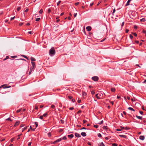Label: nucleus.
I'll return each mask as SVG.
<instances>
[{
	"label": "nucleus",
	"instance_id": "obj_1",
	"mask_svg": "<svg viewBox=\"0 0 146 146\" xmlns=\"http://www.w3.org/2000/svg\"><path fill=\"white\" fill-rule=\"evenodd\" d=\"M49 54L50 56H52L55 53V50L54 47H52L49 50Z\"/></svg>",
	"mask_w": 146,
	"mask_h": 146
},
{
	"label": "nucleus",
	"instance_id": "obj_2",
	"mask_svg": "<svg viewBox=\"0 0 146 146\" xmlns=\"http://www.w3.org/2000/svg\"><path fill=\"white\" fill-rule=\"evenodd\" d=\"M103 94L101 93H99L98 94H96V97L98 99H100L101 98L100 97L102 96Z\"/></svg>",
	"mask_w": 146,
	"mask_h": 146
},
{
	"label": "nucleus",
	"instance_id": "obj_3",
	"mask_svg": "<svg viewBox=\"0 0 146 146\" xmlns=\"http://www.w3.org/2000/svg\"><path fill=\"white\" fill-rule=\"evenodd\" d=\"M92 79L95 81H98L99 79V78L98 76H94L92 77Z\"/></svg>",
	"mask_w": 146,
	"mask_h": 146
},
{
	"label": "nucleus",
	"instance_id": "obj_4",
	"mask_svg": "<svg viewBox=\"0 0 146 146\" xmlns=\"http://www.w3.org/2000/svg\"><path fill=\"white\" fill-rule=\"evenodd\" d=\"M20 122L19 121H17L15 123L14 125V127H16V126H17V125H18L19 123H20Z\"/></svg>",
	"mask_w": 146,
	"mask_h": 146
},
{
	"label": "nucleus",
	"instance_id": "obj_5",
	"mask_svg": "<svg viewBox=\"0 0 146 146\" xmlns=\"http://www.w3.org/2000/svg\"><path fill=\"white\" fill-rule=\"evenodd\" d=\"M86 29L88 31H90L91 30L92 28L90 26H88L86 27Z\"/></svg>",
	"mask_w": 146,
	"mask_h": 146
},
{
	"label": "nucleus",
	"instance_id": "obj_6",
	"mask_svg": "<svg viewBox=\"0 0 146 146\" xmlns=\"http://www.w3.org/2000/svg\"><path fill=\"white\" fill-rule=\"evenodd\" d=\"M75 136L77 137H81L80 135L78 133H75Z\"/></svg>",
	"mask_w": 146,
	"mask_h": 146
},
{
	"label": "nucleus",
	"instance_id": "obj_7",
	"mask_svg": "<svg viewBox=\"0 0 146 146\" xmlns=\"http://www.w3.org/2000/svg\"><path fill=\"white\" fill-rule=\"evenodd\" d=\"M33 69H34V68H32V67H31V68L29 70V75L33 71V70H34Z\"/></svg>",
	"mask_w": 146,
	"mask_h": 146
},
{
	"label": "nucleus",
	"instance_id": "obj_8",
	"mask_svg": "<svg viewBox=\"0 0 146 146\" xmlns=\"http://www.w3.org/2000/svg\"><path fill=\"white\" fill-rule=\"evenodd\" d=\"M131 0H128L126 4L125 5V6H128L129 5V3H130V1H131Z\"/></svg>",
	"mask_w": 146,
	"mask_h": 146
},
{
	"label": "nucleus",
	"instance_id": "obj_9",
	"mask_svg": "<svg viewBox=\"0 0 146 146\" xmlns=\"http://www.w3.org/2000/svg\"><path fill=\"white\" fill-rule=\"evenodd\" d=\"M81 135L83 136V137H85L86 136V133L84 132H82L81 133Z\"/></svg>",
	"mask_w": 146,
	"mask_h": 146
},
{
	"label": "nucleus",
	"instance_id": "obj_10",
	"mask_svg": "<svg viewBox=\"0 0 146 146\" xmlns=\"http://www.w3.org/2000/svg\"><path fill=\"white\" fill-rule=\"evenodd\" d=\"M139 139L141 140H144L145 137L141 135L139 137Z\"/></svg>",
	"mask_w": 146,
	"mask_h": 146
},
{
	"label": "nucleus",
	"instance_id": "obj_11",
	"mask_svg": "<svg viewBox=\"0 0 146 146\" xmlns=\"http://www.w3.org/2000/svg\"><path fill=\"white\" fill-rule=\"evenodd\" d=\"M68 137L70 138H72L74 137V135L73 134H71L70 135H68Z\"/></svg>",
	"mask_w": 146,
	"mask_h": 146
},
{
	"label": "nucleus",
	"instance_id": "obj_12",
	"mask_svg": "<svg viewBox=\"0 0 146 146\" xmlns=\"http://www.w3.org/2000/svg\"><path fill=\"white\" fill-rule=\"evenodd\" d=\"M31 64L33 66L32 68H34L35 66V63L34 62H31Z\"/></svg>",
	"mask_w": 146,
	"mask_h": 146
},
{
	"label": "nucleus",
	"instance_id": "obj_13",
	"mask_svg": "<svg viewBox=\"0 0 146 146\" xmlns=\"http://www.w3.org/2000/svg\"><path fill=\"white\" fill-rule=\"evenodd\" d=\"M31 62H33V61H35L36 60L33 57H31Z\"/></svg>",
	"mask_w": 146,
	"mask_h": 146
},
{
	"label": "nucleus",
	"instance_id": "obj_14",
	"mask_svg": "<svg viewBox=\"0 0 146 146\" xmlns=\"http://www.w3.org/2000/svg\"><path fill=\"white\" fill-rule=\"evenodd\" d=\"M136 117H137V118L139 119H142V117H141V116H138L137 115H136Z\"/></svg>",
	"mask_w": 146,
	"mask_h": 146
},
{
	"label": "nucleus",
	"instance_id": "obj_15",
	"mask_svg": "<svg viewBox=\"0 0 146 146\" xmlns=\"http://www.w3.org/2000/svg\"><path fill=\"white\" fill-rule=\"evenodd\" d=\"M43 117H47L48 116V113H46L44 114H43V115H42Z\"/></svg>",
	"mask_w": 146,
	"mask_h": 146
},
{
	"label": "nucleus",
	"instance_id": "obj_16",
	"mask_svg": "<svg viewBox=\"0 0 146 146\" xmlns=\"http://www.w3.org/2000/svg\"><path fill=\"white\" fill-rule=\"evenodd\" d=\"M119 136L121 137H122L123 138H125L126 137V136L125 135H119Z\"/></svg>",
	"mask_w": 146,
	"mask_h": 146
},
{
	"label": "nucleus",
	"instance_id": "obj_17",
	"mask_svg": "<svg viewBox=\"0 0 146 146\" xmlns=\"http://www.w3.org/2000/svg\"><path fill=\"white\" fill-rule=\"evenodd\" d=\"M108 129V126H104L103 127V129L105 130H107Z\"/></svg>",
	"mask_w": 146,
	"mask_h": 146
},
{
	"label": "nucleus",
	"instance_id": "obj_18",
	"mask_svg": "<svg viewBox=\"0 0 146 146\" xmlns=\"http://www.w3.org/2000/svg\"><path fill=\"white\" fill-rule=\"evenodd\" d=\"M61 139V140H66L67 139V138L66 136H64L63 137L60 138Z\"/></svg>",
	"mask_w": 146,
	"mask_h": 146
},
{
	"label": "nucleus",
	"instance_id": "obj_19",
	"mask_svg": "<svg viewBox=\"0 0 146 146\" xmlns=\"http://www.w3.org/2000/svg\"><path fill=\"white\" fill-rule=\"evenodd\" d=\"M128 109L130 110H131V111H135V110L133 109L132 108H131V107H129L128 108Z\"/></svg>",
	"mask_w": 146,
	"mask_h": 146
},
{
	"label": "nucleus",
	"instance_id": "obj_20",
	"mask_svg": "<svg viewBox=\"0 0 146 146\" xmlns=\"http://www.w3.org/2000/svg\"><path fill=\"white\" fill-rule=\"evenodd\" d=\"M30 128L31 130H32L33 131H34L35 129V128H33L31 126H30Z\"/></svg>",
	"mask_w": 146,
	"mask_h": 146
},
{
	"label": "nucleus",
	"instance_id": "obj_21",
	"mask_svg": "<svg viewBox=\"0 0 146 146\" xmlns=\"http://www.w3.org/2000/svg\"><path fill=\"white\" fill-rule=\"evenodd\" d=\"M59 18V17H56V19H57L56 22L57 23L59 22L60 21V20L58 19Z\"/></svg>",
	"mask_w": 146,
	"mask_h": 146
},
{
	"label": "nucleus",
	"instance_id": "obj_22",
	"mask_svg": "<svg viewBox=\"0 0 146 146\" xmlns=\"http://www.w3.org/2000/svg\"><path fill=\"white\" fill-rule=\"evenodd\" d=\"M38 123L37 122H35V128H36L38 126Z\"/></svg>",
	"mask_w": 146,
	"mask_h": 146
},
{
	"label": "nucleus",
	"instance_id": "obj_23",
	"mask_svg": "<svg viewBox=\"0 0 146 146\" xmlns=\"http://www.w3.org/2000/svg\"><path fill=\"white\" fill-rule=\"evenodd\" d=\"M27 128V126H26L24 127L22 129V132H23Z\"/></svg>",
	"mask_w": 146,
	"mask_h": 146
},
{
	"label": "nucleus",
	"instance_id": "obj_24",
	"mask_svg": "<svg viewBox=\"0 0 146 146\" xmlns=\"http://www.w3.org/2000/svg\"><path fill=\"white\" fill-rule=\"evenodd\" d=\"M56 141L57 143V142H60V141H62V140H61V138H60L59 139H57Z\"/></svg>",
	"mask_w": 146,
	"mask_h": 146
},
{
	"label": "nucleus",
	"instance_id": "obj_25",
	"mask_svg": "<svg viewBox=\"0 0 146 146\" xmlns=\"http://www.w3.org/2000/svg\"><path fill=\"white\" fill-rule=\"evenodd\" d=\"M146 20L145 18H143L140 20V21L141 22H145Z\"/></svg>",
	"mask_w": 146,
	"mask_h": 146
},
{
	"label": "nucleus",
	"instance_id": "obj_26",
	"mask_svg": "<svg viewBox=\"0 0 146 146\" xmlns=\"http://www.w3.org/2000/svg\"><path fill=\"white\" fill-rule=\"evenodd\" d=\"M86 95V93L84 92H82V95L84 96H85Z\"/></svg>",
	"mask_w": 146,
	"mask_h": 146
},
{
	"label": "nucleus",
	"instance_id": "obj_27",
	"mask_svg": "<svg viewBox=\"0 0 146 146\" xmlns=\"http://www.w3.org/2000/svg\"><path fill=\"white\" fill-rule=\"evenodd\" d=\"M111 91L112 92H114L115 91V89L114 88H111Z\"/></svg>",
	"mask_w": 146,
	"mask_h": 146
},
{
	"label": "nucleus",
	"instance_id": "obj_28",
	"mask_svg": "<svg viewBox=\"0 0 146 146\" xmlns=\"http://www.w3.org/2000/svg\"><path fill=\"white\" fill-rule=\"evenodd\" d=\"M21 9V7H18L17 8V10L18 11H20Z\"/></svg>",
	"mask_w": 146,
	"mask_h": 146
},
{
	"label": "nucleus",
	"instance_id": "obj_29",
	"mask_svg": "<svg viewBox=\"0 0 146 146\" xmlns=\"http://www.w3.org/2000/svg\"><path fill=\"white\" fill-rule=\"evenodd\" d=\"M100 146H105L104 143L102 142L100 144Z\"/></svg>",
	"mask_w": 146,
	"mask_h": 146
},
{
	"label": "nucleus",
	"instance_id": "obj_30",
	"mask_svg": "<svg viewBox=\"0 0 146 146\" xmlns=\"http://www.w3.org/2000/svg\"><path fill=\"white\" fill-rule=\"evenodd\" d=\"M112 146H117V145L116 143H113L112 144Z\"/></svg>",
	"mask_w": 146,
	"mask_h": 146
},
{
	"label": "nucleus",
	"instance_id": "obj_31",
	"mask_svg": "<svg viewBox=\"0 0 146 146\" xmlns=\"http://www.w3.org/2000/svg\"><path fill=\"white\" fill-rule=\"evenodd\" d=\"M55 106L54 105H52L51 106V107L53 109H54V110H55Z\"/></svg>",
	"mask_w": 146,
	"mask_h": 146
},
{
	"label": "nucleus",
	"instance_id": "obj_32",
	"mask_svg": "<svg viewBox=\"0 0 146 146\" xmlns=\"http://www.w3.org/2000/svg\"><path fill=\"white\" fill-rule=\"evenodd\" d=\"M6 120H8V121H12V120H11V118L10 117H9L7 119H6Z\"/></svg>",
	"mask_w": 146,
	"mask_h": 146
},
{
	"label": "nucleus",
	"instance_id": "obj_33",
	"mask_svg": "<svg viewBox=\"0 0 146 146\" xmlns=\"http://www.w3.org/2000/svg\"><path fill=\"white\" fill-rule=\"evenodd\" d=\"M21 110H22V109H19L18 110H17L16 111L17 112V113L21 111Z\"/></svg>",
	"mask_w": 146,
	"mask_h": 146
},
{
	"label": "nucleus",
	"instance_id": "obj_34",
	"mask_svg": "<svg viewBox=\"0 0 146 146\" xmlns=\"http://www.w3.org/2000/svg\"><path fill=\"white\" fill-rule=\"evenodd\" d=\"M61 2V1H59L57 3V5L58 6Z\"/></svg>",
	"mask_w": 146,
	"mask_h": 146
},
{
	"label": "nucleus",
	"instance_id": "obj_35",
	"mask_svg": "<svg viewBox=\"0 0 146 146\" xmlns=\"http://www.w3.org/2000/svg\"><path fill=\"white\" fill-rule=\"evenodd\" d=\"M98 136L99 137H101L102 135L100 133H99L98 134Z\"/></svg>",
	"mask_w": 146,
	"mask_h": 146
},
{
	"label": "nucleus",
	"instance_id": "obj_36",
	"mask_svg": "<svg viewBox=\"0 0 146 146\" xmlns=\"http://www.w3.org/2000/svg\"><path fill=\"white\" fill-rule=\"evenodd\" d=\"M43 10L42 9H41L39 11V13H42L43 12Z\"/></svg>",
	"mask_w": 146,
	"mask_h": 146
},
{
	"label": "nucleus",
	"instance_id": "obj_37",
	"mask_svg": "<svg viewBox=\"0 0 146 146\" xmlns=\"http://www.w3.org/2000/svg\"><path fill=\"white\" fill-rule=\"evenodd\" d=\"M48 136L49 137H50L51 135V134L50 133H49L48 134Z\"/></svg>",
	"mask_w": 146,
	"mask_h": 146
},
{
	"label": "nucleus",
	"instance_id": "obj_38",
	"mask_svg": "<svg viewBox=\"0 0 146 146\" xmlns=\"http://www.w3.org/2000/svg\"><path fill=\"white\" fill-rule=\"evenodd\" d=\"M68 97L70 99H72V97L71 96H68Z\"/></svg>",
	"mask_w": 146,
	"mask_h": 146
},
{
	"label": "nucleus",
	"instance_id": "obj_39",
	"mask_svg": "<svg viewBox=\"0 0 146 146\" xmlns=\"http://www.w3.org/2000/svg\"><path fill=\"white\" fill-rule=\"evenodd\" d=\"M129 37L131 39H132L133 38V36L131 35H129Z\"/></svg>",
	"mask_w": 146,
	"mask_h": 146
},
{
	"label": "nucleus",
	"instance_id": "obj_40",
	"mask_svg": "<svg viewBox=\"0 0 146 146\" xmlns=\"http://www.w3.org/2000/svg\"><path fill=\"white\" fill-rule=\"evenodd\" d=\"M94 127H95L96 128H97L98 127V126L97 125H94Z\"/></svg>",
	"mask_w": 146,
	"mask_h": 146
},
{
	"label": "nucleus",
	"instance_id": "obj_41",
	"mask_svg": "<svg viewBox=\"0 0 146 146\" xmlns=\"http://www.w3.org/2000/svg\"><path fill=\"white\" fill-rule=\"evenodd\" d=\"M40 19V18H36V21H39Z\"/></svg>",
	"mask_w": 146,
	"mask_h": 146
},
{
	"label": "nucleus",
	"instance_id": "obj_42",
	"mask_svg": "<svg viewBox=\"0 0 146 146\" xmlns=\"http://www.w3.org/2000/svg\"><path fill=\"white\" fill-rule=\"evenodd\" d=\"M8 58H9V56H7L6 57V58L3 59V60L5 61V60H7V59H8Z\"/></svg>",
	"mask_w": 146,
	"mask_h": 146
},
{
	"label": "nucleus",
	"instance_id": "obj_43",
	"mask_svg": "<svg viewBox=\"0 0 146 146\" xmlns=\"http://www.w3.org/2000/svg\"><path fill=\"white\" fill-rule=\"evenodd\" d=\"M60 121L63 124L64 123V120L61 119Z\"/></svg>",
	"mask_w": 146,
	"mask_h": 146
},
{
	"label": "nucleus",
	"instance_id": "obj_44",
	"mask_svg": "<svg viewBox=\"0 0 146 146\" xmlns=\"http://www.w3.org/2000/svg\"><path fill=\"white\" fill-rule=\"evenodd\" d=\"M95 93L94 91H92L91 92V94L92 95H94Z\"/></svg>",
	"mask_w": 146,
	"mask_h": 146
},
{
	"label": "nucleus",
	"instance_id": "obj_45",
	"mask_svg": "<svg viewBox=\"0 0 146 146\" xmlns=\"http://www.w3.org/2000/svg\"><path fill=\"white\" fill-rule=\"evenodd\" d=\"M43 116L42 115H40L39 117V118L40 119H42L43 118Z\"/></svg>",
	"mask_w": 146,
	"mask_h": 146
},
{
	"label": "nucleus",
	"instance_id": "obj_46",
	"mask_svg": "<svg viewBox=\"0 0 146 146\" xmlns=\"http://www.w3.org/2000/svg\"><path fill=\"white\" fill-rule=\"evenodd\" d=\"M103 123V120H102L101 121V122L100 123H99V124L100 125V124Z\"/></svg>",
	"mask_w": 146,
	"mask_h": 146
},
{
	"label": "nucleus",
	"instance_id": "obj_47",
	"mask_svg": "<svg viewBox=\"0 0 146 146\" xmlns=\"http://www.w3.org/2000/svg\"><path fill=\"white\" fill-rule=\"evenodd\" d=\"M124 129H126V130H129V128H128L127 127H124Z\"/></svg>",
	"mask_w": 146,
	"mask_h": 146
},
{
	"label": "nucleus",
	"instance_id": "obj_48",
	"mask_svg": "<svg viewBox=\"0 0 146 146\" xmlns=\"http://www.w3.org/2000/svg\"><path fill=\"white\" fill-rule=\"evenodd\" d=\"M74 109L73 107H71V108H69V109L70 110H73Z\"/></svg>",
	"mask_w": 146,
	"mask_h": 146
},
{
	"label": "nucleus",
	"instance_id": "obj_49",
	"mask_svg": "<svg viewBox=\"0 0 146 146\" xmlns=\"http://www.w3.org/2000/svg\"><path fill=\"white\" fill-rule=\"evenodd\" d=\"M124 22H123L121 24V26L122 27L124 25Z\"/></svg>",
	"mask_w": 146,
	"mask_h": 146
},
{
	"label": "nucleus",
	"instance_id": "obj_50",
	"mask_svg": "<svg viewBox=\"0 0 146 146\" xmlns=\"http://www.w3.org/2000/svg\"><path fill=\"white\" fill-rule=\"evenodd\" d=\"M82 112V111L81 110H79L78 111V112H77V113L78 114V113H81Z\"/></svg>",
	"mask_w": 146,
	"mask_h": 146
},
{
	"label": "nucleus",
	"instance_id": "obj_51",
	"mask_svg": "<svg viewBox=\"0 0 146 146\" xmlns=\"http://www.w3.org/2000/svg\"><path fill=\"white\" fill-rule=\"evenodd\" d=\"M79 4V2H77V3H75V5L77 6Z\"/></svg>",
	"mask_w": 146,
	"mask_h": 146
},
{
	"label": "nucleus",
	"instance_id": "obj_52",
	"mask_svg": "<svg viewBox=\"0 0 146 146\" xmlns=\"http://www.w3.org/2000/svg\"><path fill=\"white\" fill-rule=\"evenodd\" d=\"M143 33L146 34V31L145 30H143Z\"/></svg>",
	"mask_w": 146,
	"mask_h": 146
},
{
	"label": "nucleus",
	"instance_id": "obj_53",
	"mask_svg": "<svg viewBox=\"0 0 146 146\" xmlns=\"http://www.w3.org/2000/svg\"><path fill=\"white\" fill-rule=\"evenodd\" d=\"M133 35L135 36H137V34L136 33H133Z\"/></svg>",
	"mask_w": 146,
	"mask_h": 146
},
{
	"label": "nucleus",
	"instance_id": "obj_54",
	"mask_svg": "<svg viewBox=\"0 0 146 146\" xmlns=\"http://www.w3.org/2000/svg\"><path fill=\"white\" fill-rule=\"evenodd\" d=\"M23 57H24L25 58H26L28 60H29V59H28V57H27V56H25V55H24V56H23Z\"/></svg>",
	"mask_w": 146,
	"mask_h": 146
},
{
	"label": "nucleus",
	"instance_id": "obj_55",
	"mask_svg": "<svg viewBox=\"0 0 146 146\" xmlns=\"http://www.w3.org/2000/svg\"><path fill=\"white\" fill-rule=\"evenodd\" d=\"M87 122V121L85 120H83V122L84 123H85Z\"/></svg>",
	"mask_w": 146,
	"mask_h": 146
},
{
	"label": "nucleus",
	"instance_id": "obj_56",
	"mask_svg": "<svg viewBox=\"0 0 146 146\" xmlns=\"http://www.w3.org/2000/svg\"><path fill=\"white\" fill-rule=\"evenodd\" d=\"M31 142H30L29 143H28V145L29 146H31Z\"/></svg>",
	"mask_w": 146,
	"mask_h": 146
},
{
	"label": "nucleus",
	"instance_id": "obj_57",
	"mask_svg": "<svg viewBox=\"0 0 146 146\" xmlns=\"http://www.w3.org/2000/svg\"><path fill=\"white\" fill-rule=\"evenodd\" d=\"M77 14L76 13H75L74 14V17H76Z\"/></svg>",
	"mask_w": 146,
	"mask_h": 146
},
{
	"label": "nucleus",
	"instance_id": "obj_58",
	"mask_svg": "<svg viewBox=\"0 0 146 146\" xmlns=\"http://www.w3.org/2000/svg\"><path fill=\"white\" fill-rule=\"evenodd\" d=\"M14 138H11V142H13V140H14Z\"/></svg>",
	"mask_w": 146,
	"mask_h": 146
},
{
	"label": "nucleus",
	"instance_id": "obj_59",
	"mask_svg": "<svg viewBox=\"0 0 146 146\" xmlns=\"http://www.w3.org/2000/svg\"><path fill=\"white\" fill-rule=\"evenodd\" d=\"M24 126V125L22 124H21V125H20V127H23Z\"/></svg>",
	"mask_w": 146,
	"mask_h": 146
},
{
	"label": "nucleus",
	"instance_id": "obj_60",
	"mask_svg": "<svg viewBox=\"0 0 146 146\" xmlns=\"http://www.w3.org/2000/svg\"><path fill=\"white\" fill-rule=\"evenodd\" d=\"M120 128H121V130H123V129H124V127H123L122 126H120Z\"/></svg>",
	"mask_w": 146,
	"mask_h": 146
},
{
	"label": "nucleus",
	"instance_id": "obj_61",
	"mask_svg": "<svg viewBox=\"0 0 146 146\" xmlns=\"http://www.w3.org/2000/svg\"><path fill=\"white\" fill-rule=\"evenodd\" d=\"M129 31V30L128 29H126L125 30V32L127 33H128Z\"/></svg>",
	"mask_w": 146,
	"mask_h": 146
},
{
	"label": "nucleus",
	"instance_id": "obj_62",
	"mask_svg": "<svg viewBox=\"0 0 146 146\" xmlns=\"http://www.w3.org/2000/svg\"><path fill=\"white\" fill-rule=\"evenodd\" d=\"M78 102L79 103H80L81 102V100H78Z\"/></svg>",
	"mask_w": 146,
	"mask_h": 146
},
{
	"label": "nucleus",
	"instance_id": "obj_63",
	"mask_svg": "<svg viewBox=\"0 0 146 146\" xmlns=\"http://www.w3.org/2000/svg\"><path fill=\"white\" fill-rule=\"evenodd\" d=\"M139 113L141 114H142V115L143 113V112L142 111H139Z\"/></svg>",
	"mask_w": 146,
	"mask_h": 146
},
{
	"label": "nucleus",
	"instance_id": "obj_64",
	"mask_svg": "<svg viewBox=\"0 0 146 146\" xmlns=\"http://www.w3.org/2000/svg\"><path fill=\"white\" fill-rule=\"evenodd\" d=\"M116 130L117 131H121V129H116Z\"/></svg>",
	"mask_w": 146,
	"mask_h": 146
}]
</instances>
